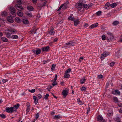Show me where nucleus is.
<instances>
[{"mask_svg": "<svg viewBox=\"0 0 122 122\" xmlns=\"http://www.w3.org/2000/svg\"><path fill=\"white\" fill-rule=\"evenodd\" d=\"M106 39L107 41L109 42L111 41H113L115 39L114 36L113 34L109 32L107 33Z\"/></svg>", "mask_w": 122, "mask_h": 122, "instance_id": "obj_1", "label": "nucleus"}, {"mask_svg": "<svg viewBox=\"0 0 122 122\" xmlns=\"http://www.w3.org/2000/svg\"><path fill=\"white\" fill-rule=\"evenodd\" d=\"M85 2V1H83V2H81V3H77L75 6V7L78 8L79 10L80 9V8L81 9H83V3Z\"/></svg>", "mask_w": 122, "mask_h": 122, "instance_id": "obj_2", "label": "nucleus"}, {"mask_svg": "<svg viewBox=\"0 0 122 122\" xmlns=\"http://www.w3.org/2000/svg\"><path fill=\"white\" fill-rule=\"evenodd\" d=\"M10 10L11 12V14L13 15V16H15V8L13 6L10 7Z\"/></svg>", "mask_w": 122, "mask_h": 122, "instance_id": "obj_3", "label": "nucleus"}, {"mask_svg": "<svg viewBox=\"0 0 122 122\" xmlns=\"http://www.w3.org/2000/svg\"><path fill=\"white\" fill-rule=\"evenodd\" d=\"M5 109L6 111L8 113H12L14 111V109H13V108L12 107H6Z\"/></svg>", "mask_w": 122, "mask_h": 122, "instance_id": "obj_4", "label": "nucleus"}, {"mask_svg": "<svg viewBox=\"0 0 122 122\" xmlns=\"http://www.w3.org/2000/svg\"><path fill=\"white\" fill-rule=\"evenodd\" d=\"M109 53L106 52H105L104 53L101 54V59L102 60L104 58L107 56L109 55Z\"/></svg>", "mask_w": 122, "mask_h": 122, "instance_id": "obj_5", "label": "nucleus"}, {"mask_svg": "<svg viewBox=\"0 0 122 122\" xmlns=\"http://www.w3.org/2000/svg\"><path fill=\"white\" fill-rule=\"evenodd\" d=\"M19 106L20 105L19 104H17L16 105H13L12 107L13 108L14 111H16L17 109L18 108Z\"/></svg>", "mask_w": 122, "mask_h": 122, "instance_id": "obj_6", "label": "nucleus"}, {"mask_svg": "<svg viewBox=\"0 0 122 122\" xmlns=\"http://www.w3.org/2000/svg\"><path fill=\"white\" fill-rule=\"evenodd\" d=\"M116 56L117 57H118L122 55V50L118 51L116 53Z\"/></svg>", "mask_w": 122, "mask_h": 122, "instance_id": "obj_7", "label": "nucleus"}, {"mask_svg": "<svg viewBox=\"0 0 122 122\" xmlns=\"http://www.w3.org/2000/svg\"><path fill=\"white\" fill-rule=\"evenodd\" d=\"M16 8L18 10H19V9L23 10V8L20 4H17L15 6Z\"/></svg>", "mask_w": 122, "mask_h": 122, "instance_id": "obj_8", "label": "nucleus"}, {"mask_svg": "<svg viewBox=\"0 0 122 122\" xmlns=\"http://www.w3.org/2000/svg\"><path fill=\"white\" fill-rule=\"evenodd\" d=\"M26 112L27 113L29 112L30 107V103L29 102H27L26 103Z\"/></svg>", "mask_w": 122, "mask_h": 122, "instance_id": "obj_9", "label": "nucleus"}, {"mask_svg": "<svg viewBox=\"0 0 122 122\" xmlns=\"http://www.w3.org/2000/svg\"><path fill=\"white\" fill-rule=\"evenodd\" d=\"M49 47L47 46L42 48L41 50L43 51L47 52L49 50Z\"/></svg>", "mask_w": 122, "mask_h": 122, "instance_id": "obj_10", "label": "nucleus"}, {"mask_svg": "<svg viewBox=\"0 0 122 122\" xmlns=\"http://www.w3.org/2000/svg\"><path fill=\"white\" fill-rule=\"evenodd\" d=\"M7 20L10 23H12L14 21V20L11 16H8L7 17Z\"/></svg>", "mask_w": 122, "mask_h": 122, "instance_id": "obj_11", "label": "nucleus"}, {"mask_svg": "<svg viewBox=\"0 0 122 122\" xmlns=\"http://www.w3.org/2000/svg\"><path fill=\"white\" fill-rule=\"evenodd\" d=\"M46 2H44V3L42 4L39 5L37 7V8L41 10L44 6L45 5Z\"/></svg>", "mask_w": 122, "mask_h": 122, "instance_id": "obj_12", "label": "nucleus"}, {"mask_svg": "<svg viewBox=\"0 0 122 122\" xmlns=\"http://www.w3.org/2000/svg\"><path fill=\"white\" fill-rule=\"evenodd\" d=\"M120 117L118 115H116L115 116L113 117V119L115 120H119V122H121V121L119 120Z\"/></svg>", "mask_w": 122, "mask_h": 122, "instance_id": "obj_13", "label": "nucleus"}, {"mask_svg": "<svg viewBox=\"0 0 122 122\" xmlns=\"http://www.w3.org/2000/svg\"><path fill=\"white\" fill-rule=\"evenodd\" d=\"M98 25V23H97L94 24L90 26V28L91 29L93 28H94L97 26Z\"/></svg>", "mask_w": 122, "mask_h": 122, "instance_id": "obj_14", "label": "nucleus"}, {"mask_svg": "<svg viewBox=\"0 0 122 122\" xmlns=\"http://www.w3.org/2000/svg\"><path fill=\"white\" fill-rule=\"evenodd\" d=\"M17 14L19 16L22 17L23 15L22 12L20 10H18L17 12Z\"/></svg>", "mask_w": 122, "mask_h": 122, "instance_id": "obj_15", "label": "nucleus"}, {"mask_svg": "<svg viewBox=\"0 0 122 122\" xmlns=\"http://www.w3.org/2000/svg\"><path fill=\"white\" fill-rule=\"evenodd\" d=\"M22 22L24 24H28L29 23V21L26 19H23L22 20Z\"/></svg>", "mask_w": 122, "mask_h": 122, "instance_id": "obj_16", "label": "nucleus"}, {"mask_svg": "<svg viewBox=\"0 0 122 122\" xmlns=\"http://www.w3.org/2000/svg\"><path fill=\"white\" fill-rule=\"evenodd\" d=\"M33 99L35 103L36 104L38 102V100L37 98L35 96H33Z\"/></svg>", "mask_w": 122, "mask_h": 122, "instance_id": "obj_17", "label": "nucleus"}, {"mask_svg": "<svg viewBox=\"0 0 122 122\" xmlns=\"http://www.w3.org/2000/svg\"><path fill=\"white\" fill-rule=\"evenodd\" d=\"M28 92H35L36 91L39 92V91H41L40 89L36 88V89H32L31 90L28 89Z\"/></svg>", "mask_w": 122, "mask_h": 122, "instance_id": "obj_18", "label": "nucleus"}, {"mask_svg": "<svg viewBox=\"0 0 122 122\" xmlns=\"http://www.w3.org/2000/svg\"><path fill=\"white\" fill-rule=\"evenodd\" d=\"M15 21L17 23H20L21 22V20L18 17H16L15 18Z\"/></svg>", "mask_w": 122, "mask_h": 122, "instance_id": "obj_19", "label": "nucleus"}, {"mask_svg": "<svg viewBox=\"0 0 122 122\" xmlns=\"http://www.w3.org/2000/svg\"><path fill=\"white\" fill-rule=\"evenodd\" d=\"M97 120L99 121H101L103 119L102 117V116L100 115L98 116H97Z\"/></svg>", "mask_w": 122, "mask_h": 122, "instance_id": "obj_20", "label": "nucleus"}, {"mask_svg": "<svg viewBox=\"0 0 122 122\" xmlns=\"http://www.w3.org/2000/svg\"><path fill=\"white\" fill-rule=\"evenodd\" d=\"M53 28H52L51 30L49 31V34L51 35H54L55 33V32L53 31Z\"/></svg>", "mask_w": 122, "mask_h": 122, "instance_id": "obj_21", "label": "nucleus"}, {"mask_svg": "<svg viewBox=\"0 0 122 122\" xmlns=\"http://www.w3.org/2000/svg\"><path fill=\"white\" fill-rule=\"evenodd\" d=\"M68 19L71 21L74 20V18L72 14L71 15H70L69 16Z\"/></svg>", "mask_w": 122, "mask_h": 122, "instance_id": "obj_22", "label": "nucleus"}, {"mask_svg": "<svg viewBox=\"0 0 122 122\" xmlns=\"http://www.w3.org/2000/svg\"><path fill=\"white\" fill-rule=\"evenodd\" d=\"M110 6V4L108 3H107L105 5V8L106 9H109V7Z\"/></svg>", "mask_w": 122, "mask_h": 122, "instance_id": "obj_23", "label": "nucleus"}, {"mask_svg": "<svg viewBox=\"0 0 122 122\" xmlns=\"http://www.w3.org/2000/svg\"><path fill=\"white\" fill-rule=\"evenodd\" d=\"M77 102H78V103L80 105H82L83 104H84V103L83 102L81 101L80 100V98H79L77 99Z\"/></svg>", "mask_w": 122, "mask_h": 122, "instance_id": "obj_24", "label": "nucleus"}, {"mask_svg": "<svg viewBox=\"0 0 122 122\" xmlns=\"http://www.w3.org/2000/svg\"><path fill=\"white\" fill-rule=\"evenodd\" d=\"M1 40L4 42H7L8 41V40L5 37H3L1 38Z\"/></svg>", "mask_w": 122, "mask_h": 122, "instance_id": "obj_25", "label": "nucleus"}, {"mask_svg": "<svg viewBox=\"0 0 122 122\" xmlns=\"http://www.w3.org/2000/svg\"><path fill=\"white\" fill-rule=\"evenodd\" d=\"M68 92H62V94L63 95V97H65L68 94Z\"/></svg>", "mask_w": 122, "mask_h": 122, "instance_id": "obj_26", "label": "nucleus"}, {"mask_svg": "<svg viewBox=\"0 0 122 122\" xmlns=\"http://www.w3.org/2000/svg\"><path fill=\"white\" fill-rule=\"evenodd\" d=\"M27 9L29 10L32 11L33 10L34 8L32 6H29L27 7Z\"/></svg>", "mask_w": 122, "mask_h": 122, "instance_id": "obj_27", "label": "nucleus"}, {"mask_svg": "<svg viewBox=\"0 0 122 122\" xmlns=\"http://www.w3.org/2000/svg\"><path fill=\"white\" fill-rule=\"evenodd\" d=\"M70 45V46L73 45H72V42L71 41H70L67 43L65 44V47H67V45Z\"/></svg>", "mask_w": 122, "mask_h": 122, "instance_id": "obj_28", "label": "nucleus"}, {"mask_svg": "<svg viewBox=\"0 0 122 122\" xmlns=\"http://www.w3.org/2000/svg\"><path fill=\"white\" fill-rule=\"evenodd\" d=\"M69 74L68 73H67L65 72V75L64 76V78H68L69 77Z\"/></svg>", "mask_w": 122, "mask_h": 122, "instance_id": "obj_29", "label": "nucleus"}, {"mask_svg": "<svg viewBox=\"0 0 122 122\" xmlns=\"http://www.w3.org/2000/svg\"><path fill=\"white\" fill-rule=\"evenodd\" d=\"M74 25H77L79 23V21L77 20H74Z\"/></svg>", "mask_w": 122, "mask_h": 122, "instance_id": "obj_30", "label": "nucleus"}, {"mask_svg": "<svg viewBox=\"0 0 122 122\" xmlns=\"http://www.w3.org/2000/svg\"><path fill=\"white\" fill-rule=\"evenodd\" d=\"M26 14L28 16L30 17H31L32 16V13L30 12V13H27Z\"/></svg>", "mask_w": 122, "mask_h": 122, "instance_id": "obj_31", "label": "nucleus"}, {"mask_svg": "<svg viewBox=\"0 0 122 122\" xmlns=\"http://www.w3.org/2000/svg\"><path fill=\"white\" fill-rule=\"evenodd\" d=\"M117 4L116 3H113L110 6L112 8H114L117 6Z\"/></svg>", "mask_w": 122, "mask_h": 122, "instance_id": "obj_32", "label": "nucleus"}, {"mask_svg": "<svg viewBox=\"0 0 122 122\" xmlns=\"http://www.w3.org/2000/svg\"><path fill=\"white\" fill-rule=\"evenodd\" d=\"M113 99L115 102L117 103L118 102V100L117 97H114L113 98Z\"/></svg>", "mask_w": 122, "mask_h": 122, "instance_id": "obj_33", "label": "nucleus"}, {"mask_svg": "<svg viewBox=\"0 0 122 122\" xmlns=\"http://www.w3.org/2000/svg\"><path fill=\"white\" fill-rule=\"evenodd\" d=\"M61 116L60 115H55L53 117L54 119H59L60 118Z\"/></svg>", "mask_w": 122, "mask_h": 122, "instance_id": "obj_34", "label": "nucleus"}, {"mask_svg": "<svg viewBox=\"0 0 122 122\" xmlns=\"http://www.w3.org/2000/svg\"><path fill=\"white\" fill-rule=\"evenodd\" d=\"M86 79L85 77H83V78L81 79L80 80V83L81 84L83 83L85 81Z\"/></svg>", "mask_w": 122, "mask_h": 122, "instance_id": "obj_35", "label": "nucleus"}, {"mask_svg": "<svg viewBox=\"0 0 122 122\" xmlns=\"http://www.w3.org/2000/svg\"><path fill=\"white\" fill-rule=\"evenodd\" d=\"M112 94L116 95H120V92H112Z\"/></svg>", "mask_w": 122, "mask_h": 122, "instance_id": "obj_36", "label": "nucleus"}, {"mask_svg": "<svg viewBox=\"0 0 122 122\" xmlns=\"http://www.w3.org/2000/svg\"><path fill=\"white\" fill-rule=\"evenodd\" d=\"M18 36L16 35H13L11 36L12 38L14 39H17L18 38Z\"/></svg>", "mask_w": 122, "mask_h": 122, "instance_id": "obj_37", "label": "nucleus"}, {"mask_svg": "<svg viewBox=\"0 0 122 122\" xmlns=\"http://www.w3.org/2000/svg\"><path fill=\"white\" fill-rule=\"evenodd\" d=\"M7 12L5 11L3 12L2 13V15L5 17L7 15Z\"/></svg>", "mask_w": 122, "mask_h": 122, "instance_id": "obj_38", "label": "nucleus"}, {"mask_svg": "<svg viewBox=\"0 0 122 122\" xmlns=\"http://www.w3.org/2000/svg\"><path fill=\"white\" fill-rule=\"evenodd\" d=\"M39 113H38L36 115V116L35 117V118L36 120H37L38 118H39Z\"/></svg>", "mask_w": 122, "mask_h": 122, "instance_id": "obj_39", "label": "nucleus"}, {"mask_svg": "<svg viewBox=\"0 0 122 122\" xmlns=\"http://www.w3.org/2000/svg\"><path fill=\"white\" fill-rule=\"evenodd\" d=\"M0 116L3 118H6V116L3 114H0Z\"/></svg>", "mask_w": 122, "mask_h": 122, "instance_id": "obj_40", "label": "nucleus"}, {"mask_svg": "<svg viewBox=\"0 0 122 122\" xmlns=\"http://www.w3.org/2000/svg\"><path fill=\"white\" fill-rule=\"evenodd\" d=\"M119 24V22L118 21H114L112 23V24L114 25H116Z\"/></svg>", "mask_w": 122, "mask_h": 122, "instance_id": "obj_41", "label": "nucleus"}, {"mask_svg": "<svg viewBox=\"0 0 122 122\" xmlns=\"http://www.w3.org/2000/svg\"><path fill=\"white\" fill-rule=\"evenodd\" d=\"M56 66V65L55 64H53L52 66V67L51 68V70L52 71L54 70L55 69V67Z\"/></svg>", "mask_w": 122, "mask_h": 122, "instance_id": "obj_42", "label": "nucleus"}, {"mask_svg": "<svg viewBox=\"0 0 122 122\" xmlns=\"http://www.w3.org/2000/svg\"><path fill=\"white\" fill-rule=\"evenodd\" d=\"M83 7L86 9H87L88 8V5L86 4H83Z\"/></svg>", "mask_w": 122, "mask_h": 122, "instance_id": "obj_43", "label": "nucleus"}, {"mask_svg": "<svg viewBox=\"0 0 122 122\" xmlns=\"http://www.w3.org/2000/svg\"><path fill=\"white\" fill-rule=\"evenodd\" d=\"M102 12L101 11H99L96 13V14L98 15H101Z\"/></svg>", "mask_w": 122, "mask_h": 122, "instance_id": "obj_44", "label": "nucleus"}, {"mask_svg": "<svg viewBox=\"0 0 122 122\" xmlns=\"http://www.w3.org/2000/svg\"><path fill=\"white\" fill-rule=\"evenodd\" d=\"M49 95L48 94H47L44 97V98L45 99H47Z\"/></svg>", "mask_w": 122, "mask_h": 122, "instance_id": "obj_45", "label": "nucleus"}, {"mask_svg": "<svg viewBox=\"0 0 122 122\" xmlns=\"http://www.w3.org/2000/svg\"><path fill=\"white\" fill-rule=\"evenodd\" d=\"M36 54L38 55L40 53L41 50L40 49L37 50L36 51Z\"/></svg>", "mask_w": 122, "mask_h": 122, "instance_id": "obj_46", "label": "nucleus"}, {"mask_svg": "<svg viewBox=\"0 0 122 122\" xmlns=\"http://www.w3.org/2000/svg\"><path fill=\"white\" fill-rule=\"evenodd\" d=\"M102 38L103 40H104L106 38L105 36L104 35H103L102 36Z\"/></svg>", "mask_w": 122, "mask_h": 122, "instance_id": "obj_47", "label": "nucleus"}, {"mask_svg": "<svg viewBox=\"0 0 122 122\" xmlns=\"http://www.w3.org/2000/svg\"><path fill=\"white\" fill-rule=\"evenodd\" d=\"M71 71V69L70 68H69L67 69L65 72L66 73H69Z\"/></svg>", "mask_w": 122, "mask_h": 122, "instance_id": "obj_48", "label": "nucleus"}, {"mask_svg": "<svg viewBox=\"0 0 122 122\" xmlns=\"http://www.w3.org/2000/svg\"><path fill=\"white\" fill-rule=\"evenodd\" d=\"M36 30H35L34 29L33 30H31V33L32 34H34L35 33H36Z\"/></svg>", "mask_w": 122, "mask_h": 122, "instance_id": "obj_49", "label": "nucleus"}, {"mask_svg": "<svg viewBox=\"0 0 122 122\" xmlns=\"http://www.w3.org/2000/svg\"><path fill=\"white\" fill-rule=\"evenodd\" d=\"M17 4H22V2L21 0H17Z\"/></svg>", "mask_w": 122, "mask_h": 122, "instance_id": "obj_50", "label": "nucleus"}, {"mask_svg": "<svg viewBox=\"0 0 122 122\" xmlns=\"http://www.w3.org/2000/svg\"><path fill=\"white\" fill-rule=\"evenodd\" d=\"M61 5H63L62 6V9H66V4H62Z\"/></svg>", "mask_w": 122, "mask_h": 122, "instance_id": "obj_51", "label": "nucleus"}, {"mask_svg": "<svg viewBox=\"0 0 122 122\" xmlns=\"http://www.w3.org/2000/svg\"><path fill=\"white\" fill-rule=\"evenodd\" d=\"M102 75H99L98 76V78L99 79H102Z\"/></svg>", "mask_w": 122, "mask_h": 122, "instance_id": "obj_52", "label": "nucleus"}, {"mask_svg": "<svg viewBox=\"0 0 122 122\" xmlns=\"http://www.w3.org/2000/svg\"><path fill=\"white\" fill-rule=\"evenodd\" d=\"M57 83L56 81H54V82L52 83V85L53 86L56 85Z\"/></svg>", "mask_w": 122, "mask_h": 122, "instance_id": "obj_53", "label": "nucleus"}, {"mask_svg": "<svg viewBox=\"0 0 122 122\" xmlns=\"http://www.w3.org/2000/svg\"><path fill=\"white\" fill-rule=\"evenodd\" d=\"M37 98L39 99L42 96L41 95L38 94L37 95Z\"/></svg>", "mask_w": 122, "mask_h": 122, "instance_id": "obj_54", "label": "nucleus"}, {"mask_svg": "<svg viewBox=\"0 0 122 122\" xmlns=\"http://www.w3.org/2000/svg\"><path fill=\"white\" fill-rule=\"evenodd\" d=\"M57 75L56 74L55 76V78L53 80L54 81H56L57 80Z\"/></svg>", "mask_w": 122, "mask_h": 122, "instance_id": "obj_55", "label": "nucleus"}, {"mask_svg": "<svg viewBox=\"0 0 122 122\" xmlns=\"http://www.w3.org/2000/svg\"><path fill=\"white\" fill-rule=\"evenodd\" d=\"M119 41L120 42H122V35H121L120 37V40Z\"/></svg>", "mask_w": 122, "mask_h": 122, "instance_id": "obj_56", "label": "nucleus"}, {"mask_svg": "<svg viewBox=\"0 0 122 122\" xmlns=\"http://www.w3.org/2000/svg\"><path fill=\"white\" fill-rule=\"evenodd\" d=\"M114 64H115L114 62H112L110 63V65L111 66H113L114 65Z\"/></svg>", "mask_w": 122, "mask_h": 122, "instance_id": "obj_57", "label": "nucleus"}, {"mask_svg": "<svg viewBox=\"0 0 122 122\" xmlns=\"http://www.w3.org/2000/svg\"><path fill=\"white\" fill-rule=\"evenodd\" d=\"M83 58L82 57H80L79 60V61L80 62H81L82 61L81 60H83Z\"/></svg>", "mask_w": 122, "mask_h": 122, "instance_id": "obj_58", "label": "nucleus"}, {"mask_svg": "<svg viewBox=\"0 0 122 122\" xmlns=\"http://www.w3.org/2000/svg\"><path fill=\"white\" fill-rule=\"evenodd\" d=\"M86 89V88L85 87H83L81 89V91H83L85 90Z\"/></svg>", "mask_w": 122, "mask_h": 122, "instance_id": "obj_59", "label": "nucleus"}, {"mask_svg": "<svg viewBox=\"0 0 122 122\" xmlns=\"http://www.w3.org/2000/svg\"><path fill=\"white\" fill-rule=\"evenodd\" d=\"M7 81L8 80H7L5 79H3L2 80V81L3 83L5 82H7Z\"/></svg>", "mask_w": 122, "mask_h": 122, "instance_id": "obj_60", "label": "nucleus"}, {"mask_svg": "<svg viewBox=\"0 0 122 122\" xmlns=\"http://www.w3.org/2000/svg\"><path fill=\"white\" fill-rule=\"evenodd\" d=\"M112 114V112H109L107 113V115L108 116H111Z\"/></svg>", "mask_w": 122, "mask_h": 122, "instance_id": "obj_61", "label": "nucleus"}, {"mask_svg": "<svg viewBox=\"0 0 122 122\" xmlns=\"http://www.w3.org/2000/svg\"><path fill=\"white\" fill-rule=\"evenodd\" d=\"M92 4H90L88 5V8H90L91 7V6L92 5Z\"/></svg>", "mask_w": 122, "mask_h": 122, "instance_id": "obj_62", "label": "nucleus"}, {"mask_svg": "<svg viewBox=\"0 0 122 122\" xmlns=\"http://www.w3.org/2000/svg\"><path fill=\"white\" fill-rule=\"evenodd\" d=\"M118 105L119 107H122V104L118 103Z\"/></svg>", "mask_w": 122, "mask_h": 122, "instance_id": "obj_63", "label": "nucleus"}, {"mask_svg": "<svg viewBox=\"0 0 122 122\" xmlns=\"http://www.w3.org/2000/svg\"><path fill=\"white\" fill-rule=\"evenodd\" d=\"M119 112L120 113H122V108H121L120 109Z\"/></svg>", "mask_w": 122, "mask_h": 122, "instance_id": "obj_64", "label": "nucleus"}]
</instances>
